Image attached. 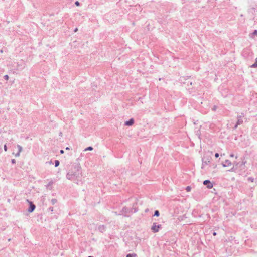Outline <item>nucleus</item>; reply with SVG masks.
<instances>
[{
  "instance_id": "obj_1",
  "label": "nucleus",
  "mask_w": 257,
  "mask_h": 257,
  "mask_svg": "<svg viewBox=\"0 0 257 257\" xmlns=\"http://www.w3.org/2000/svg\"><path fill=\"white\" fill-rule=\"evenodd\" d=\"M160 228V226L159 225H156L155 223H154L153 225L152 226L151 229L153 232H157L159 231Z\"/></svg>"
},
{
  "instance_id": "obj_2",
  "label": "nucleus",
  "mask_w": 257,
  "mask_h": 257,
  "mask_svg": "<svg viewBox=\"0 0 257 257\" xmlns=\"http://www.w3.org/2000/svg\"><path fill=\"white\" fill-rule=\"evenodd\" d=\"M203 184L205 185H207V187L209 189H211L213 187V184L210 182L209 180H205L203 182Z\"/></svg>"
},
{
  "instance_id": "obj_3",
  "label": "nucleus",
  "mask_w": 257,
  "mask_h": 257,
  "mask_svg": "<svg viewBox=\"0 0 257 257\" xmlns=\"http://www.w3.org/2000/svg\"><path fill=\"white\" fill-rule=\"evenodd\" d=\"M232 163L229 160H226L224 163H222V166L224 167L230 166Z\"/></svg>"
},
{
  "instance_id": "obj_4",
  "label": "nucleus",
  "mask_w": 257,
  "mask_h": 257,
  "mask_svg": "<svg viewBox=\"0 0 257 257\" xmlns=\"http://www.w3.org/2000/svg\"><path fill=\"white\" fill-rule=\"evenodd\" d=\"M243 117V116H242V115H238L237 116V124H241L243 123V119H242V117Z\"/></svg>"
},
{
  "instance_id": "obj_5",
  "label": "nucleus",
  "mask_w": 257,
  "mask_h": 257,
  "mask_svg": "<svg viewBox=\"0 0 257 257\" xmlns=\"http://www.w3.org/2000/svg\"><path fill=\"white\" fill-rule=\"evenodd\" d=\"M134 123L133 119H131L129 121H127L125 122V124L126 125L131 126Z\"/></svg>"
},
{
  "instance_id": "obj_6",
  "label": "nucleus",
  "mask_w": 257,
  "mask_h": 257,
  "mask_svg": "<svg viewBox=\"0 0 257 257\" xmlns=\"http://www.w3.org/2000/svg\"><path fill=\"white\" fill-rule=\"evenodd\" d=\"M35 205L33 204L32 203H30V207L28 210L29 212H32V211H34V210L35 209Z\"/></svg>"
},
{
  "instance_id": "obj_7",
  "label": "nucleus",
  "mask_w": 257,
  "mask_h": 257,
  "mask_svg": "<svg viewBox=\"0 0 257 257\" xmlns=\"http://www.w3.org/2000/svg\"><path fill=\"white\" fill-rule=\"evenodd\" d=\"M202 168H204L206 165H207L208 163L210 162L209 160L207 161H204V160H202Z\"/></svg>"
},
{
  "instance_id": "obj_8",
  "label": "nucleus",
  "mask_w": 257,
  "mask_h": 257,
  "mask_svg": "<svg viewBox=\"0 0 257 257\" xmlns=\"http://www.w3.org/2000/svg\"><path fill=\"white\" fill-rule=\"evenodd\" d=\"M251 67H252V68H257V58L255 59V63L253 64L251 66Z\"/></svg>"
},
{
  "instance_id": "obj_9",
  "label": "nucleus",
  "mask_w": 257,
  "mask_h": 257,
  "mask_svg": "<svg viewBox=\"0 0 257 257\" xmlns=\"http://www.w3.org/2000/svg\"><path fill=\"white\" fill-rule=\"evenodd\" d=\"M191 188L190 186H187L186 188V190L187 192H190L191 191Z\"/></svg>"
},
{
  "instance_id": "obj_10",
  "label": "nucleus",
  "mask_w": 257,
  "mask_h": 257,
  "mask_svg": "<svg viewBox=\"0 0 257 257\" xmlns=\"http://www.w3.org/2000/svg\"><path fill=\"white\" fill-rule=\"evenodd\" d=\"M159 211L158 210H156L155 212V214H154V215L155 216H159Z\"/></svg>"
},
{
  "instance_id": "obj_11",
  "label": "nucleus",
  "mask_w": 257,
  "mask_h": 257,
  "mask_svg": "<svg viewBox=\"0 0 257 257\" xmlns=\"http://www.w3.org/2000/svg\"><path fill=\"white\" fill-rule=\"evenodd\" d=\"M92 150H93V148L92 147H88L87 148H86L85 150V151H87V150L91 151Z\"/></svg>"
},
{
  "instance_id": "obj_12",
  "label": "nucleus",
  "mask_w": 257,
  "mask_h": 257,
  "mask_svg": "<svg viewBox=\"0 0 257 257\" xmlns=\"http://www.w3.org/2000/svg\"><path fill=\"white\" fill-rule=\"evenodd\" d=\"M248 180L251 182H253L254 181V178H252V177H249L248 178Z\"/></svg>"
},
{
  "instance_id": "obj_13",
  "label": "nucleus",
  "mask_w": 257,
  "mask_h": 257,
  "mask_svg": "<svg viewBox=\"0 0 257 257\" xmlns=\"http://www.w3.org/2000/svg\"><path fill=\"white\" fill-rule=\"evenodd\" d=\"M55 167H57L59 165V161L58 160L55 161Z\"/></svg>"
},
{
  "instance_id": "obj_14",
  "label": "nucleus",
  "mask_w": 257,
  "mask_h": 257,
  "mask_svg": "<svg viewBox=\"0 0 257 257\" xmlns=\"http://www.w3.org/2000/svg\"><path fill=\"white\" fill-rule=\"evenodd\" d=\"M75 4L77 6H79L80 5V3L78 1H76Z\"/></svg>"
},
{
  "instance_id": "obj_15",
  "label": "nucleus",
  "mask_w": 257,
  "mask_h": 257,
  "mask_svg": "<svg viewBox=\"0 0 257 257\" xmlns=\"http://www.w3.org/2000/svg\"><path fill=\"white\" fill-rule=\"evenodd\" d=\"M253 34L254 35H257V30H255L253 32Z\"/></svg>"
},
{
  "instance_id": "obj_16",
  "label": "nucleus",
  "mask_w": 257,
  "mask_h": 257,
  "mask_svg": "<svg viewBox=\"0 0 257 257\" xmlns=\"http://www.w3.org/2000/svg\"><path fill=\"white\" fill-rule=\"evenodd\" d=\"M135 255H136V254L134 255V256H135ZM133 256H134V255L132 254H128L126 256V257H133Z\"/></svg>"
},
{
  "instance_id": "obj_17",
  "label": "nucleus",
  "mask_w": 257,
  "mask_h": 257,
  "mask_svg": "<svg viewBox=\"0 0 257 257\" xmlns=\"http://www.w3.org/2000/svg\"><path fill=\"white\" fill-rule=\"evenodd\" d=\"M5 78L6 80H8L9 79V76L7 75H6L5 76Z\"/></svg>"
},
{
  "instance_id": "obj_18",
  "label": "nucleus",
  "mask_w": 257,
  "mask_h": 257,
  "mask_svg": "<svg viewBox=\"0 0 257 257\" xmlns=\"http://www.w3.org/2000/svg\"><path fill=\"white\" fill-rule=\"evenodd\" d=\"M219 154L217 153L215 154V156L216 158H218L219 157Z\"/></svg>"
},
{
  "instance_id": "obj_19",
  "label": "nucleus",
  "mask_w": 257,
  "mask_h": 257,
  "mask_svg": "<svg viewBox=\"0 0 257 257\" xmlns=\"http://www.w3.org/2000/svg\"><path fill=\"white\" fill-rule=\"evenodd\" d=\"M4 150L5 151H7V147L6 145L4 146Z\"/></svg>"
},
{
  "instance_id": "obj_20",
  "label": "nucleus",
  "mask_w": 257,
  "mask_h": 257,
  "mask_svg": "<svg viewBox=\"0 0 257 257\" xmlns=\"http://www.w3.org/2000/svg\"><path fill=\"white\" fill-rule=\"evenodd\" d=\"M238 125H239V124H237V123H236V125H235L234 126V129H236V128L237 127V126H238Z\"/></svg>"
},
{
  "instance_id": "obj_21",
  "label": "nucleus",
  "mask_w": 257,
  "mask_h": 257,
  "mask_svg": "<svg viewBox=\"0 0 257 257\" xmlns=\"http://www.w3.org/2000/svg\"><path fill=\"white\" fill-rule=\"evenodd\" d=\"M60 153H61V154H63V153H64V151H63V150H61L60 151Z\"/></svg>"
},
{
  "instance_id": "obj_22",
  "label": "nucleus",
  "mask_w": 257,
  "mask_h": 257,
  "mask_svg": "<svg viewBox=\"0 0 257 257\" xmlns=\"http://www.w3.org/2000/svg\"><path fill=\"white\" fill-rule=\"evenodd\" d=\"M216 107L215 106H214L213 107V110H216Z\"/></svg>"
},
{
  "instance_id": "obj_23",
  "label": "nucleus",
  "mask_w": 257,
  "mask_h": 257,
  "mask_svg": "<svg viewBox=\"0 0 257 257\" xmlns=\"http://www.w3.org/2000/svg\"><path fill=\"white\" fill-rule=\"evenodd\" d=\"M230 157H234V155L233 154H231L230 155Z\"/></svg>"
},
{
  "instance_id": "obj_24",
  "label": "nucleus",
  "mask_w": 257,
  "mask_h": 257,
  "mask_svg": "<svg viewBox=\"0 0 257 257\" xmlns=\"http://www.w3.org/2000/svg\"><path fill=\"white\" fill-rule=\"evenodd\" d=\"M213 235L214 236L216 235V233L215 232H213Z\"/></svg>"
},
{
  "instance_id": "obj_25",
  "label": "nucleus",
  "mask_w": 257,
  "mask_h": 257,
  "mask_svg": "<svg viewBox=\"0 0 257 257\" xmlns=\"http://www.w3.org/2000/svg\"><path fill=\"white\" fill-rule=\"evenodd\" d=\"M18 147L19 148L20 151H21V147H20V146H18Z\"/></svg>"
}]
</instances>
